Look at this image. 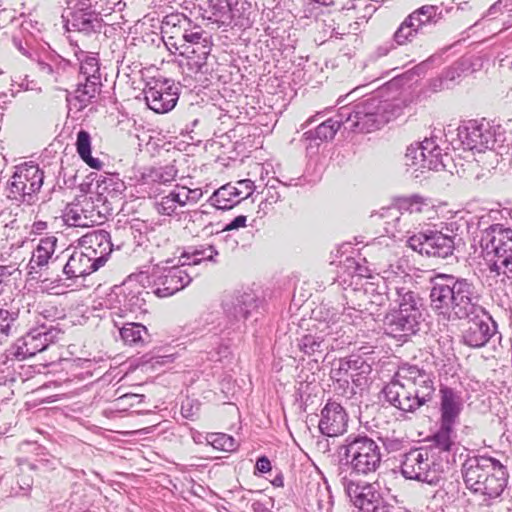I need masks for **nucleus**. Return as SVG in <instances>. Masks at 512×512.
Returning a JSON list of instances; mask_svg holds the SVG:
<instances>
[{
    "label": "nucleus",
    "instance_id": "1",
    "mask_svg": "<svg viewBox=\"0 0 512 512\" xmlns=\"http://www.w3.org/2000/svg\"><path fill=\"white\" fill-rule=\"evenodd\" d=\"M383 393L386 400L395 407L414 412L432 400L435 386L430 374L424 369L404 364L384 387Z\"/></svg>",
    "mask_w": 512,
    "mask_h": 512
},
{
    "label": "nucleus",
    "instance_id": "2",
    "mask_svg": "<svg viewBox=\"0 0 512 512\" xmlns=\"http://www.w3.org/2000/svg\"><path fill=\"white\" fill-rule=\"evenodd\" d=\"M447 281L451 284L434 283L430 292L431 308L442 315L453 311L459 319L469 317L477 310L473 302V285L466 280L453 281L452 278H448Z\"/></svg>",
    "mask_w": 512,
    "mask_h": 512
},
{
    "label": "nucleus",
    "instance_id": "3",
    "mask_svg": "<svg viewBox=\"0 0 512 512\" xmlns=\"http://www.w3.org/2000/svg\"><path fill=\"white\" fill-rule=\"evenodd\" d=\"M480 246L492 271L512 273V229L491 225L483 231Z\"/></svg>",
    "mask_w": 512,
    "mask_h": 512
},
{
    "label": "nucleus",
    "instance_id": "4",
    "mask_svg": "<svg viewBox=\"0 0 512 512\" xmlns=\"http://www.w3.org/2000/svg\"><path fill=\"white\" fill-rule=\"evenodd\" d=\"M345 455L351 469L357 474L367 475L380 466V446L367 436H360L345 447Z\"/></svg>",
    "mask_w": 512,
    "mask_h": 512
},
{
    "label": "nucleus",
    "instance_id": "5",
    "mask_svg": "<svg viewBox=\"0 0 512 512\" xmlns=\"http://www.w3.org/2000/svg\"><path fill=\"white\" fill-rule=\"evenodd\" d=\"M43 179L44 173L38 165L24 163L17 166L9 182V197L13 199L28 197L29 202L41 189Z\"/></svg>",
    "mask_w": 512,
    "mask_h": 512
},
{
    "label": "nucleus",
    "instance_id": "6",
    "mask_svg": "<svg viewBox=\"0 0 512 512\" xmlns=\"http://www.w3.org/2000/svg\"><path fill=\"white\" fill-rule=\"evenodd\" d=\"M407 246L421 255L446 258L454 250V241L439 231L419 232L408 238Z\"/></svg>",
    "mask_w": 512,
    "mask_h": 512
},
{
    "label": "nucleus",
    "instance_id": "7",
    "mask_svg": "<svg viewBox=\"0 0 512 512\" xmlns=\"http://www.w3.org/2000/svg\"><path fill=\"white\" fill-rule=\"evenodd\" d=\"M345 492L353 505L363 512H374L382 501L379 482L346 479Z\"/></svg>",
    "mask_w": 512,
    "mask_h": 512
},
{
    "label": "nucleus",
    "instance_id": "8",
    "mask_svg": "<svg viewBox=\"0 0 512 512\" xmlns=\"http://www.w3.org/2000/svg\"><path fill=\"white\" fill-rule=\"evenodd\" d=\"M397 108L389 101L368 100L363 111H358L357 125L370 133L378 130L396 116Z\"/></svg>",
    "mask_w": 512,
    "mask_h": 512
},
{
    "label": "nucleus",
    "instance_id": "9",
    "mask_svg": "<svg viewBox=\"0 0 512 512\" xmlns=\"http://www.w3.org/2000/svg\"><path fill=\"white\" fill-rule=\"evenodd\" d=\"M148 107L156 113L171 111L179 98L177 88L168 80H155L144 90Z\"/></svg>",
    "mask_w": 512,
    "mask_h": 512
},
{
    "label": "nucleus",
    "instance_id": "10",
    "mask_svg": "<svg viewBox=\"0 0 512 512\" xmlns=\"http://www.w3.org/2000/svg\"><path fill=\"white\" fill-rule=\"evenodd\" d=\"M477 310L467 318L463 330V339L466 345L479 348L484 346L492 337L494 330L491 327V318L476 305Z\"/></svg>",
    "mask_w": 512,
    "mask_h": 512
},
{
    "label": "nucleus",
    "instance_id": "11",
    "mask_svg": "<svg viewBox=\"0 0 512 512\" xmlns=\"http://www.w3.org/2000/svg\"><path fill=\"white\" fill-rule=\"evenodd\" d=\"M401 215H407L409 220L418 226L426 225L437 217V211L431 201L418 195L404 197L398 200Z\"/></svg>",
    "mask_w": 512,
    "mask_h": 512
},
{
    "label": "nucleus",
    "instance_id": "12",
    "mask_svg": "<svg viewBox=\"0 0 512 512\" xmlns=\"http://www.w3.org/2000/svg\"><path fill=\"white\" fill-rule=\"evenodd\" d=\"M82 251L102 267L112 252L110 235L105 230H94L79 239Z\"/></svg>",
    "mask_w": 512,
    "mask_h": 512
},
{
    "label": "nucleus",
    "instance_id": "13",
    "mask_svg": "<svg viewBox=\"0 0 512 512\" xmlns=\"http://www.w3.org/2000/svg\"><path fill=\"white\" fill-rule=\"evenodd\" d=\"M348 415L337 402L328 401L321 410L319 430L328 437H337L347 431Z\"/></svg>",
    "mask_w": 512,
    "mask_h": 512
},
{
    "label": "nucleus",
    "instance_id": "14",
    "mask_svg": "<svg viewBox=\"0 0 512 512\" xmlns=\"http://www.w3.org/2000/svg\"><path fill=\"white\" fill-rule=\"evenodd\" d=\"M495 458L480 456L473 459H470L465 462L464 470H463V478L466 484V487L477 493L478 485L482 484L487 480L489 476V472L491 470H495Z\"/></svg>",
    "mask_w": 512,
    "mask_h": 512
},
{
    "label": "nucleus",
    "instance_id": "15",
    "mask_svg": "<svg viewBox=\"0 0 512 512\" xmlns=\"http://www.w3.org/2000/svg\"><path fill=\"white\" fill-rule=\"evenodd\" d=\"M440 395V423L455 425L463 410V399L460 392L448 386H441Z\"/></svg>",
    "mask_w": 512,
    "mask_h": 512
},
{
    "label": "nucleus",
    "instance_id": "16",
    "mask_svg": "<svg viewBox=\"0 0 512 512\" xmlns=\"http://www.w3.org/2000/svg\"><path fill=\"white\" fill-rule=\"evenodd\" d=\"M429 461L427 453L415 450L409 452L401 466L402 474L407 479L431 482L429 479Z\"/></svg>",
    "mask_w": 512,
    "mask_h": 512
},
{
    "label": "nucleus",
    "instance_id": "17",
    "mask_svg": "<svg viewBox=\"0 0 512 512\" xmlns=\"http://www.w3.org/2000/svg\"><path fill=\"white\" fill-rule=\"evenodd\" d=\"M494 462L495 470H491L492 472H489V476L482 486L477 484V493L486 496L489 499L499 497L504 491L508 480L506 467L497 459H494Z\"/></svg>",
    "mask_w": 512,
    "mask_h": 512
},
{
    "label": "nucleus",
    "instance_id": "18",
    "mask_svg": "<svg viewBox=\"0 0 512 512\" xmlns=\"http://www.w3.org/2000/svg\"><path fill=\"white\" fill-rule=\"evenodd\" d=\"M422 313H412L410 315H386L385 325L392 334L411 335L420 329Z\"/></svg>",
    "mask_w": 512,
    "mask_h": 512
},
{
    "label": "nucleus",
    "instance_id": "19",
    "mask_svg": "<svg viewBox=\"0 0 512 512\" xmlns=\"http://www.w3.org/2000/svg\"><path fill=\"white\" fill-rule=\"evenodd\" d=\"M99 268L100 266L83 251H74L64 266V273L69 278H77L90 275Z\"/></svg>",
    "mask_w": 512,
    "mask_h": 512
},
{
    "label": "nucleus",
    "instance_id": "20",
    "mask_svg": "<svg viewBox=\"0 0 512 512\" xmlns=\"http://www.w3.org/2000/svg\"><path fill=\"white\" fill-rule=\"evenodd\" d=\"M180 54L187 58L190 69L199 72L207 64L212 50L211 41L198 42L197 46H181Z\"/></svg>",
    "mask_w": 512,
    "mask_h": 512
},
{
    "label": "nucleus",
    "instance_id": "21",
    "mask_svg": "<svg viewBox=\"0 0 512 512\" xmlns=\"http://www.w3.org/2000/svg\"><path fill=\"white\" fill-rule=\"evenodd\" d=\"M185 276V273L179 268L169 269L160 279V283L155 290V294L160 298L174 295L185 287Z\"/></svg>",
    "mask_w": 512,
    "mask_h": 512
},
{
    "label": "nucleus",
    "instance_id": "22",
    "mask_svg": "<svg viewBox=\"0 0 512 512\" xmlns=\"http://www.w3.org/2000/svg\"><path fill=\"white\" fill-rule=\"evenodd\" d=\"M75 146L79 157L86 165L96 170L102 168V161L92 156V139L87 131L80 130L77 133Z\"/></svg>",
    "mask_w": 512,
    "mask_h": 512
},
{
    "label": "nucleus",
    "instance_id": "23",
    "mask_svg": "<svg viewBox=\"0 0 512 512\" xmlns=\"http://www.w3.org/2000/svg\"><path fill=\"white\" fill-rule=\"evenodd\" d=\"M56 245L57 238L55 236L42 238L33 251L30 260L31 268L35 269L36 267L40 268L46 266L55 252Z\"/></svg>",
    "mask_w": 512,
    "mask_h": 512
},
{
    "label": "nucleus",
    "instance_id": "24",
    "mask_svg": "<svg viewBox=\"0 0 512 512\" xmlns=\"http://www.w3.org/2000/svg\"><path fill=\"white\" fill-rule=\"evenodd\" d=\"M212 200L216 208L229 210L239 204L243 199L238 197V194L233 189L232 184L229 183L216 190L212 195Z\"/></svg>",
    "mask_w": 512,
    "mask_h": 512
},
{
    "label": "nucleus",
    "instance_id": "25",
    "mask_svg": "<svg viewBox=\"0 0 512 512\" xmlns=\"http://www.w3.org/2000/svg\"><path fill=\"white\" fill-rule=\"evenodd\" d=\"M64 219L69 226L74 227H90L94 223L79 204L69 205L65 210Z\"/></svg>",
    "mask_w": 512,
    "mask_h": 512
},
{
    "label": "nucleus",
    "instance_id": "26",
    "mask_svg": "<svg viewBox=\"0 0 512 512\" xmlns=\"http://www.w3.org/2000/svg\"><path fill=\"white\" fill-rule=\"evenodd\" d=\"M46 341V335L42 336L40 333L37 335L29 333L24 336L23 344L19 349L24 357H32L47 347Z\"/></svg>",
    "mask_w": 512,
    "mask_h": 512
},
{
    "label": "nucleus",
    "instance_id": "27",
    "mask_svg": "<svg viewBox=\"0 0 512 512\" xmlns=\"http://www.w3.org/2000/svg\"><path fill=\"white\" fill-rule=\"evenodd\" d=\"M454 425L440 423L439 430L432 437L434 446L440 451H450L454 443Z\"/></svg>",
    "mask_w": 512,
    "mask_h": 512
},
{
    "label": "nucleus",
    "instance_id": "28",
    "mask_svg": "<svg viewBox=\"0 0 512 512\" xmlns=\"http://www.w3.org/2000/svg\"><path fill=\"white\" fill-rule=\"evenodd\" d=\"M414 19H416V15L408 16L395 32L394 38L399 45H404L407 42H410L416 36L420 29V24L414 23L413 25Z\"/></svg>",
    "mask_w": 512,
    "mask_h": 512
},
{
    "label": "nucleus",
    "instance_id": "29",
    "mask_svg": "<svg viewBox=\"0 0 512 512\" xmlns=\"http://www.w3.org/2000/svg\"><path fill=\"white\" fill-rule=\"evenodd\" d=\"M412 313H422L420 310V299L413 292H407L402 295L399 308L389 312L387 315L404 316Z\"/></svg>",
    "mask_w": 512,
    "mask_h": 512
},
{
    "label": "nucleus",
    "instance_id": "30",
    "mask_svg": "<svg viewBox=\"0 0 512 512\" xmlns=\"http://www.w3.org/2000/svg\"><path fill=\"white\" fill-rule=\"evenodd\" d=\"M178 206H185L188 204H195L200 199L202 193L198 189H189L185 186L176 187L172 190Z\"/></svg>",
    "mask_w": 512,
    "mask_h": 512
},
{
    "label": "nucleus",
    "instance_id": "31",
    "mask_svg": "<svg viewBox=\"0 0 512 512\" xmlns=\"http://www.w3.org/2000/svg\"><path fill=\"white\" fill-rule=\"evenodd\" d=\"M143 333H146V328L135 323L125 325L120 329L122 339L128 344H134L142 341Z\"/></svg>",
    "mask_w": 512,
    "mask_h": 512
},
{
    "label": "nucleus",
    "instance_id": "32",
    "mask_svg": "<svg viewBox=\"0 0 512 512\" xmlns=\"http://www.w3.org/2000/svg\"><path fill=\"white\" fill-rule=\"evenodd\" d=\"M75 93L76 99L86 105L97 95L98 85L94 81H90L86 78V82L83 85H79Z\"/></svg>",
    "mask_w": 512,
    "mask_h": 512
},
{
    "label": "nucleus",
    "instance_id": "33",
    "mask_svg": "<svg viewBox=\"0 0 512 512\" xmlns=\"http://www.w3.org/2000/svg\"><path fill=\"white\" fill-rule=\"evenodd\" d=\"M340 124L338 121L329 119L321 123L316 128V137L320 140H332L339 129Z\"/></svg>",
    "mask_w": 512,
    "mask_h": 512
},
{
    "label": "nucleus",
    "instance_id": "34",
    "mask_svg": "<svg viewBox=\"0 0 512 512\" xmlns=\"http://www.w3.org/2000/svg\"><path fill=\"white\" fill-rule=\"evenodd\" d=\"M322 339L313 335H305L301 338L299 348L307 355H313L320 351Z\"/></svg>",
    "mask_w": 512,
    "mask_h": 512
},
{
    "label": "nucleus",
    "instance_id": "35",
    "mask_svg": "<svg viewBox=\"0 0 512 512\" xmlns=\"http://www.w3.org/2000/svg\"><path fill=\"white\" fill-rule=\"evenodd\" d=\"M178 207L176 199L172 193V191L161 198L160 202L157 204V211L162 215H172Z\"/></svg>",
    "mask_w": 512,
    "mask_h": 512
},
{
    "label": "nucleus",
    "instance_id": "36",
    "mask_svg": "<svg viewBox=\"0 0 512 512\" xmlns=\"http://www.w3.org/2000/svg\"><path fill=\"white\" fill-rule=\"evenodd\" d=\"M201 404L199 401L186 398L181 405V413L187 419H195L200 412Z\"/></svg>",
    "mask_w": 512,
    "mask_h": 512
},
{
    "label": "nucleus",
    "instance_id": "37",
    "mask_svg": "<svg viewBox=\"0 0 512 512\" xmlns=\"http://www.w3.org/2000/svg\"><path fill=\"white\" fill-rule=\"evenodd\" d=\"M232 187L238 194V197L242 198L243 200L250 197L255 189L254 182L250 179L239 180L235 185H232Z\"/></svg>",
    "mask_w": 512,
    "mask_h": 512
},
{
    "label": "nucleus",
    "instance_id": "38",
    "mask_svg": "<svg viewBox=\"0 0 512 512\" xmlns=\"http://www.w3.org/2000/svg\"><path fill=\"white\" fill-rule=\"evenodd\" d=\"M358 368L361 370V372L351 373V379L356 386H362L367 383L368 375L371 373L372 368L364 361L360 363Z\"/></svg>",
    "mask_w": 512,
    "mask_h": 512
},
{
    "label": "nucleus",
    "instance_id": "39",
    "mask_svg": "<svg viewBox=\"0 0 512 512\" xmlns=\"http://www.w3.org/2000/svg\"><path fill=\"white\" fill-rule=\"evenodd\" d=\"M415 15L416 16L419 15V17H422V22L425 25L426 23L430 22V20L434 17L435 8H434V6H431V5L422 6L421 8H419L416 11H414L413 13H411L409 16H415Z\"/></svg>",
    "mask_w": 512,
    "mask_h": 512
},
{
    "label": "nucleus",
    "instance_id": "40",
    "mask_svg": "<svg viewBox=\"0 0 512 512\" xmlns=\"http://www.w3.org/2000/svg\"><path fill=\"white\" fill-rule=\"evenodd\" d=\"M214 444H215V447H218L217 445H219L222 450L232 451L234 449L235 443H234V439L231 436L226 435V434H221L214 440Z\"/></svg>",
    "mask_w": 512,
    "mask_h": 512
},
{
    "label": "nucleus",
    "instance_id": "41",
    "mask_svg": "<svg viewBox=\"0 0 512 512\" xmlns=\"http://www.w3.org/2000/svg\"><path fill=\"white\" fill-rule=\"evenodd\" d=\"M13 319L8 310L0 309V331L9 335Z\"/></svg>",
    "mask_w": 512,
    "mask_h": 512
},
{
    "label": "nucleus",
    "instance_id": "42",
    "mask_svg": "<svg viewBox=\"0 0 512 512\" xmlns=\"http://www.w3.org/2000/svg\"><path fill=\"white\" fill-rule=\"evenodd\" d=\"M183 37L185 43L182 46H197L198 42L210 41L208 38L204 37L202 33L199 32L185 34Z\"/></svg>",
    "mask_w": 512,
    "mask_h": 512
},
{
    "label": "nucleus",
    "instance_id": "43",
    "mask_svg": "<svg viewBox=\"0 0 512 512\" xmlns=\"http://www.w3.org/2000/svg\"><path fill=\"white\" fill-rule=\"evenodd\" d=\"M246 221H247L246 216L239 215L236 218H234L230 223H228L223 228V231H232V230H237L239 228H244V227H246Z\"/></svg>",
    "mask_w": 512,
    "mask_h": 512
},
{
    "label": "nucleus",
    "instance_id": "44",
    "mask_svg": "<svg viewBox=\"0 0 512 512\" xmlns=\"http://www.w3.org/2000/svg\"><path fill=\"white\" fill-rule=\"evenodd\" d=\"M88 68L90 69V72L92 73H95L98 71V61L95 57H87L82 65H81V70L83 71L84 70V73L85 74H89V72L87 71Z\"/></svg>",
    "mask_w": 512,
    "mask_h": 512
},
{
    "label": "nucleus",
    "instance_id": "45",
    "mask_svg": "<svg viewBox=\"0 0 512 512\" xmlns=\"http://www.w3.org/2000/svg\"><path fill=\"white\" fill-rule=\"evenodd\" d=\"M255 469L260 473H267L271 470V462L266 456L258 458Z\"/></svg>",
    "mask_w": 512,
    "mask_h": 512
},
{
    "label": "nucleus",
    "instance_id": "46",
    "mask_svg": "<svg viewBox=\"0 0 512 512\" xmlns=\"http://www.w3.org/2000/svg\"><path fill=\"white\" fill-rule=\"evenodd\" d=\"M100 188V195H104L105 201H107L108 196H111V179L104 180L101 185H99Z\"/></svg>",
    "mask_w": 512,
    "mask_h": 512
},
{
    "label": "nucleus",
    "instance_id": "47",
    "mask_svg": "<svg viewBox=\"0 0 512 512\" xmlns=\"http://www.w3.org/2000/svg\"><path fill=\"white\" fill-rule=\"evenodd\" d=\"M214 8L216 9L214 15L223 17L231 11V4L228 2V0H226L225 5L214 6Z\"/></svg>",
    "mask_w": 512,
    "mask_h": 512
},
{
    "label": "nucleus",
    "instance_id": "48",
    "mask_svg": "<svg viewBox=\"0 0 512 512\" xmlns=\"http://www.w3.org/2000/svg\"><path fill=\"white\" fill-rule=\"evenodd\" d=\"M48 227L47 222L45 221H36L32 225V232L36 234L42 233Z\"/></svg>",
    "mask_w": 512,
    "mask_h": 512
},
{
    "label": "nucleus",
    "instance_id": "49",
    "mask_svg": "<svg viewBox=\"0 0 512 512\" xmlns=\"http://www.w3.org/2000/svg\"><path fill=\"white\" fill-rule=\"evenodd\" d=\"M8 335L0 331V345L7 341Z\"/></svg>",
    "mask_w": 512,
    "mask_h": 512
},
{
    "label": "nucleus",
    "instance_id": "50",
    "mask_svg": "<svg viewBox=\"0 0 512 512\" xmlns=\"http://www.w3.org/2000/svg\"><path fill=\"white\" fill-rule=\"evenodd\" d=\"M414 23H419L420 24V28L424 25L423 22H422V17H419V15H417V18L413 20V24Z\"/></svg>",
    "mask_w": 512,
    "mask_h": 512
},
{
    "label": "nucleus",
    "instance_id": "51",
    "mask_svg": "<svg viewBox=\"0 0 512 512\" xmlns=\"http://www.w3.org/2000/svg\"><path fill=\"white\" fill-rule=\"evenodd\" d=\"M506 98H507L510 102H512V94H511V95H506Z\"/></svg>",
    "mask_w": 512,
    "mask_h": 512
},
{
    "label": "nucleus",
    "instance_id": "52",
    "mask_svg": "<svg viewBox=\"0 0 512 512\" xmlns=\"http://www.w3.org/2000/svg\"><path fill=\"white\" fill-rule=\"evenodd\" d=\"M170 17H171V16H167V17H166V19H167L166 24H169V18H170Z\"/></svg>",
    "mask_w": 512,
    "mask_h": 512
}]
</instances>
